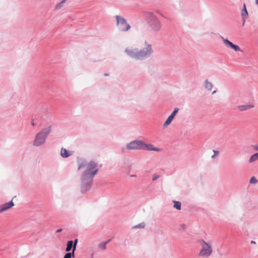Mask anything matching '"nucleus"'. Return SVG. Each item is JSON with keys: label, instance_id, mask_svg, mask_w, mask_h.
Listing matches in <instances>:
<instances>
[{"label": "nucleus", "instance_id": "nucleus-14", "mask_svg": "<svg viewBox=\"0 0 258 258\" xmlns=\"http://www.w3.org/2000/svg\"><path fill=\"white\" fill-rule=\"evenodd\" d=\"M67 1V0H62L59 3H57L54 7V10L57 11L63 7Z\"/></svg>", "mask_w": 258, "mask_h": 258}, {"label": "nucleus", "instance_id": "nucleus-21", "mask_svg": "<svg viewBox=\"0 0 258 258\" xmlns=\"http://www.w3.org/2000/svg\"><path fill=\"white\" fill-rule=\"evenodd\" d=\"M75 256V251L72 250V252H67L64 256L63 258H72Z\"/></svg>", "mask_w": 258, "mask_h": 258}, {"label": "nucleus", "instance_id": "nucleus-7", "mask_svg": "<svg viewBox=\"0 0 258 258\" xmlns=\"http://www.w3.org/2000/svg\"><path fill=\"white\" fill-rule=\"evenodd\" d=\"M143 141L141 140H135L132 141L126 145V148L128 150H139L143 149Z\"/></svg>", "mask_w": 258, "mask_h": 258}, {"label": "nucleus", "instance_id": "nucleus-2", "mask_svg": "<svg viewBox=\"0 0 258 258\" xmlns=\"http://www.w3.org/2000/svg\"><path fill=\"white\" fill-rule=\"evenodd\" d=\"M144 46V48L140 49L136 47H128L125 49L124 52L132 58L140 60H145L152 55L153 50L152 45L147 41H145Z\"/></svg>", "mask_w": 258, "mask_h": 258}, {"label": "nucleus", "instance_id": "nucleus-29", "mask_svg": "<svg viewBox=\"0 0 258 258\" xmlns=\"http://www.w3.org/2000/svg\"><path fill=\"white\" fill-rule=\"evenodd\" d=\"M253 148L256 150V151H258V145H254L253 147Z\"/></svg>", "mask_w": 258, "mask_h": 258}, {"label": "nucleus", "instance_id": "nucleus-13", "mask_svg": "<svg viewBox=\"0 0 258 258\" xmlns=\"http://www.w3.org/2000/svg\"><path fill=\"white\" fill-rule=\"evenodd\" d=\"M248 12L247 11L245 5L244 4L243 9L241 12V17L243 20V25L244 24L246 19L248 16Z\"/></svg>", "mask_w": 258, "mask_h": 258}, {"label": "nucleus", "instance_id": "nucleus-30", "mask_svg": "<svg viewBox=\"0 0 258 258\" xmlns=\"http://www.w3.org/2000/svg\"><path fill=\"white\" fill-rule=\"evenodd\" d=\"M61 231H62L61 229H58L57 230L56 233L60 232Z\"/></svg>", "mask_w": 258, "mask_h": 258}, {"label": "nucleus", "instance_id": "nucleus-5", "mask_svg": "<svg viewBox=\"0 0 258 258\" xmlns=\"http://www.w3.org/2000/svg\"><path fill=\"white\" fill-rule=\"evenodd\" d=\"M115 18L116 21V26L119 31L125 32L130 30L131 28L130 25L123 17L116 15Z\"/></svg>", "mask_w": 258, "mask_h": 258}, {"label": "nucleus", "instance_id": "nucleus-28", "mask_svg": "<svg viewBox=\"0 0 258 258\" xmlns=\"http://www.w3.org/2000/svg\"><path fill=\"white\" fill-rule=\"evenodd\" d=\"M181 228L183 229V230H185L186 228V226L185 224H181Z\"/></svg>", "mask_w": 258, "mask_h": 258}, {"label": "nucleus", "instance_id": "nucleus-35", "mask_svg": "<svg viewBox=\"0 0 258 258\" xmlns=\"http://www.w3.org/2000/svg\"><path fill=\"white\" fill-rule=\"evenodd\" d=\"M93 255H94V254H92L91 255V257L93 258Z\"/></svg>", "mask_w": 258, "mask_h": 258}, {"label": "nucleus", "instance_id": "nucleus-23", "mask_svg": "<svg viewBox=\"0 0 258 258\" xmlns=\"http://www.w3.org/2000/svg\"><path fill=\"white\" fill-rule=\"evenodd\" d=\"M145 226V224L144 223H140L137 225H136L134 228H144Z\"/></svg>", "mask_w": 258, "mask_h": 258}, {"label": "nucleus", "instance_id": "nucleus-18", "mask_svg": "<svg viewBox=\"0 0 258 258\" xmlns=\"http://www.w3.org/2000/svg\"><path fill=\"white\" fill-rule=\"evenodd\" d=\"M72 248L73 249V241L70 240L68 241L67 244V247L66 249V251L67 252H69L71 251Z\"/></svg>", "mask_w": 258, "mask_h": 258}, {"label": "nucleus", "instance_id": "nucleus-4", "mask_svg": "<svg viewBox=\"0 0 258 258\" xmlns=\"http://www.w3.org/2000/svg\"><path fill=\"white\" fill-rule=\"evenodd\" d=\"M51 131V125L44 127L39 131L35 136L32 142L33 146L35 147H39L44 145Z\"/></svg>", "mask_w": 258, "mask_h": 258}, {"label": "nucleus", "instance_id": "nucleus-33", "mask_svg": "<svg viewBox=\"0 0 258 258\" xmlns=\"http://www.w3.org/2000/svg\"><path fill=\"white\" fill-rule=\"evenodd\" d=\"M256 2V4H258V0H256V2Z\"/></svg>", "mask_w": 258, "mask_h": 258}, {"label": "nucleus", "instance_id": "nucleus-10", "mask_svg": "<svg viewBox=\"0 0 258 258\" xmlns=\"http://www.w3.org/2000/svg\"><path fill=\"white\" fill-rule=\"evenodd\" d=\"M142 150H147V151H157V152L161 151V149L154 147L153 145L147 144L144 142H143V144Z\"/></svg>", "mask_w": 258, "mask_h": 258}, {"label": "nucleus", "instance_id": "nucleus-34", "mask_svg": "<svg viewBox=\"0 0 258 258\" xmlns=\"http://www.w3.org/2000/svg\"><path fill=\"white\" fill-rule=\"evenodd\" d=\"M215 93H216V91H214L213 92L212 94H214Z\"/></svg>", "mask_w": 258, "mask_h": 258}, {"label": "nucleus", "instance_id": "nucleus-17", "mask_svg": "<svg viewBox=\"0 0 258 258\" xmlns=\"http://www.w3.org/2000/svg\"><path fill=\"white\" fill-rule=\"evenodd\" d=\"M258 160V152L251 156L249 159V163H253Z\"/></svg>", "mask_w": 258, "mask_h": 258}, {"label": "nucleus", "instance_id": "nucleus-20", "mask_svg": "<svg viewBox=\"0 0 258 258\" xmlns=\"http://www.w3.org/2000/svg\"><path fill=\"white\" fill-rule=\"evenodd\" d=\"M108 240L105 242H101L98 244V247L101 249H105L106 248V244L109 242Z\"/></svg>", "mask_w": 258, "mask_h": 258}, {"label": "nucleus", "instance_id": "nucleus-16", "mask_svg": "<svg viewBox=\"0 0 258 258\" xmlns=\"http://www.w3.org/2000/svg\"><path fill=\"white\" fill-rule=\"evenodd\" d=\"M205 87L206 89L209 91L212 90L213 85V84L209 82L207 79L205 81Z\"/></svg>", "mask_w": 258, "mask_h": 258}, {"label": "nucleus", "instance_id": "nucleus-15", "mask_svg": "<svg viewBox=\"0 0 258 258\" xmlns=\"http://www.w3.org/2000/svg\"><path fill=\"white\" fill-rule=\"evenodd\" d=\"M253 107L254 106L253 105L246 104L238 106V107L240 111H244L249 108H253Z\"/></svg>", "mask_w": 258, "mask_h": 258}, {"label": "nucleus", "instance_id": "nucleus-24", "mask_svg": "<svg viewBox=\"0 0 258 258\" xmlns=\"http://www.w3.org/2000/svg\"><path fill=\"white\" fill-rule=\"evenodd\" d=\"M78 243V239H75L74 241H73V251H75L77 247V245Z\"/></svg>", "mask_w": 258, "mask_h": 258}, {"label": "nucleus", "instance_id": "nucleus-3", "mask_svg": "<svg viewBox=\"0 0 258 258\" xmlns=\"http://www.w3.org/2000/svg\"><path fill=\"white\" fill-rule=\"evenodd\" d=\"M142 15L151 31L158 32L161 30L162 24L159 18L153 12L145 11L143 12Z\"/></svg>", "mask_w": 258, "mask_h": 258}, {"label": "nucleus", "instance_id": "nucleus-32", "mask_svg": "<svg viewBox=\"0 0 258 258\" xmlns=\"http://www.w3.org/2000/svg\"><path fill=\"white\" fill-rule=\"evenodd\" d=\"M131 177H136V175L134 174V175H132L131 176Z\"/></svg>", "mask_w": 258, "mask_h": 258}, {"label": "nucleus", "instance_id": "nucleus-9", "mask_svg": "<svg viewBox=\"0 0 258 258\" xmlns=\"http://www.w3.org/2000/svg\"><path fill=\"white\" fill-rule=\"evenodd\" d=\"M179 109L178 108H175L172 113L168 116L165 122L163 124L164 127H167L168 125H169L173 119L174 118L175 115L177 113Z\"/></svg>", "mask_w": 258, "mask_h": 258}, {"label": "nucleus", "instance_id": "nucleus-25", "mask_svg": "<svg viewBox=\"0 0 258 258\" xmlns=\"http://www.w3.org/2000/svg\"><path fill=\"white\" fill-rule=\"evenodd\" d=\"M159 177H160V175H159L158 174H157V173L154 174L153 175V177H152V180L155 181L156 179H157L158 178H159Z\"/></svg>", "mask_w": 258, "mask_h": 258}, {"label": "nucleus", "instance_id": "nucleus-11", "mask_svg": "<svg viewBox=\"0 0 258 258\" xmlns=\"http://www.w3.org/2000/svg\"><path fill=\"white\" fill-rule=\"evenodd\" d=\"M14 205V204L12 201H11L8 203H6L4 204L1 205H0V213L10 209Z\"/></svg>", "mask_w": 258, "mask_h": 258}, {"label": "nucleus", "instance_id": "nucleus-6", "mask_svg": "<svg viewBox=\"0 0 258 258\" xmlns=\"http://www.w3.org/2000/svg\"><path fill=\"white\" fill-rule=\"evenodd\" d=\"M201 249L199 255L200 257L207 258L209 257L212 252L213 249L211 244L207 243L204 240L201 242Z\"/></svg>", "mask_w": 258, "mask_h": 258}, {"label": "nucleus", "instance_id": "nucleus-27", "mask_svg": "<svg viewBox=\"0 0 258 258\" xmlns=\"http://www.w3.org/2000/svg\"><path fill=\"white\" fill-rule=\"evenodd\" d=\"M31 125L32 126H35L36 125V123H35V121H34V120L33 119H32L31 120Z\"/></svg>", "mask_w": 258, "mask_h": 258}, {"label": "nucleus", "instance_id": "nucleus-1", "mask_svg": "<svg viewBox=\"0 0 258 258\" xmlns=\"http://www.w3.org/2000/svg\"><path fill=\"white\" fill-rule=\"evenodd\" d=\"M78 169L85 168L81 176L80 191L85 194L89 191L92 185L93 178L98 171V164L94 160L88 162L85 159L78 160Z\"/></svg>", "mask_w": 258, "mask_h": 258}, {"label": "nucleus", "instance_id": "nucleus-12", "mask_svg": "<svg viewBox=\"0 0 258 258\" xmlns=\"http://www.w3.org/2000/svg\"><path fill=\"white\" fill-rule=\"evenodd\" d=\"M74 153L73 151H69L64 148H61L60 150V155L63 158H68Z\"/></svg>", "mask_w": 258, "mask_h": 258}, {"label": "nucleus", "instance_id": "nucleus-31", "mask_svg": "<svg viewBox=\"0 0 258 258\" xmlns=\"http://www.w3.org/2000/svg\"><path fill=\"white\" fill-rule=\"evenodd\" d=\"M255 242L254 241H251V244H255Z\"/></svg>", "mask_w": 258, "mask_h": 258}, {"label": "nucleus", "instance_id": "nucleus-26", "mask_svg": "<svg viewBox=\"0 0 258 258\" xmlns=\"http://www.w3.org/2000/svg\"><path fill=\"white\" fill-rule=\"evenodd\" d=\"M214 154L212 156L211 158L212 159H214L216 156H217L219 154V152L218 151L213 150Z\"/></svg>", "mask_w": 258, "mask_h": 258}, {"label": "nucleus", "instance_id": "nucleus-8", "mask_svg": "<svg viewBox=\"0 0 258 258\" xmlns=\"http://www.w3.org/2000/svg\"><path fill=\"white\" fill-rule=\"evenodd\" d=\"M221 38L226 47L230 48L234 50L235 51H241V49L238 45L233 44L231 41L227 39L224 38L223 36H221Z\"/></svg>", "mask_w": 258, "mask_h": 258}, {"label": "nucleus", "instance_id": "nucleus-22", "mask_svg": "<svg viewBox=\"0 0 258 258\" xmlns=\"http://www.w3.org/2000/svg\"><path fill=\"white\" fill-rule=\"evenodd\" d=\"M258 182L257 180L254 176H252L249 180V182L251 184H255Z\"/></svg>", "mask_w": 258, "mask_h": 258}, {"label": "nucleus", "instance_id": "nucleus-19", "mask_svg": "<svg viewBox=\"0 0 258 258\" xmlns=\"http://www.w3.org/2000/svg\"><path fill=\"white\" fill-rule=\"evenodd\" d=\"M173 203L174 204L173 207L174 208H175L176 209H177L178 210H181V203L180 202L174 201L173 202Z\"/></svg>", "mask_w": 258, "mask_h": 258}]
</instances>
